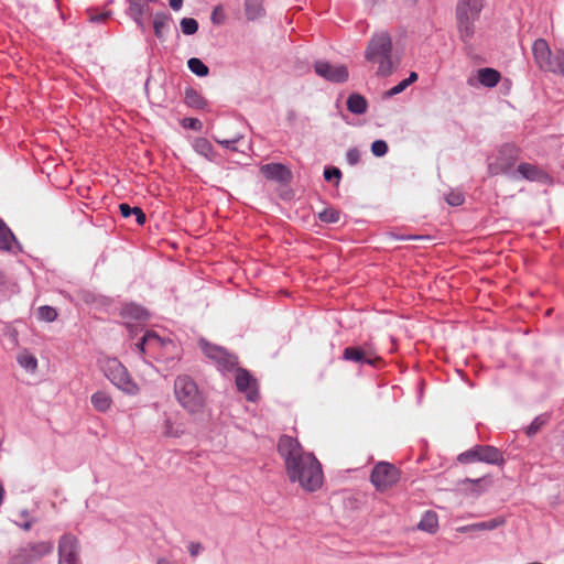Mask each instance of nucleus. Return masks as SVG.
Instances as JSON below:
<instances>
[{
  "mask_svg": "<svg viewBox=\"0 0 564 564\" xmlns=\"http://www.w3.org/2000/svg\"><path fill=\"white\" fill-rule=\"evenodd\" d=\"M278 452L291 482H297L306 491H315L322 486L323 471L319 462L312 453L305 452L296 438L282 435L278 442Z\"/></svg>",
  "mask_w": 564,
  "mask_h": 564,
  "instance_id": "obj_1",
  "label": "nucleus"
},
{
  "mask_svg": "<svg viewBox=\"0 0 564 564\" xmlns=\"http://www.w3.org/2000/svg\"><path fill=\"white\" fill-rule=\"evenodd\" d=\"M365 58L377 64V76L388 77L398 68L399 58L393 54L392 37L387 31L376 32L365 50Z\"/></svg>",
  "mask_w": 564,
  "mask_h": 564,
  "instance_id": "obj_2",
  "label": "nucleus"
},
{
  "mask_svg": "<svg viewBox=\"0 0 564 564\" xmlns=\"http://www.w3.org/2000/svg\"><path fill=\"white\" fill-rule=\"evenodd\" d=\"M98 367L104 376L119 390L129 395L138 394L139 386L117 358L101 357L98 359Z\"/></svg>",
  "mask_w": 564,
  "mask_h": 564,
  "instance_id": "obj_3",
  "label": "nucleus"
},
{
  "mask_svg": "<svg viewBox=\"0 0 564 564\" xmlns=\"http://www.w3.org/2000/svg\"><path fill=\"white\" fill-rule=\"evenodd\" d=\"M174 394L178 403L189 414H196L204 406V399L198 391L196 382L187 375L176 377L174 381Z\"/></svg>",
  "mask_w": 564,
  "mask_h": 564,
  "instance_id": "obj_4",
  "label": "nucleus"
},
{
  "mask_svg": "<svg viewBox=\"0 0 564 564\" xmlns=\"http://www.w3.org/2000/svg\"><path fill=\"white\" fill-rule=\"evenodd\" d=\"M54 550L52 541L29 542L18 547L9 560V564H33Z\"/></svg>",
  "mask_w": 564,
  "mask_h": 564,
  "instance_id": "obj_5",
  "label": "nucleus"
},
{
  "mask_svg": "<svg viewBox=\"0 0 564 564\" xmlns=\"http://www.w3.org/2000/svg\"><path fill=\"white\" fill-rule=\"evenodd\" d=\"M457 460L462 464L482 462L491 465H501L505 462L501 452L490 445H476L459 454Z\"/></svg>",
  "mask_w": 564,
  "mask_h": 564,
  "instance_id": "obj_6",
  "label": "nucleus"
},
{
  "mask_svg": "<svg viewBox=\"0 0 564 564\" xmlns=\"http://www.w3.org/2000/svg\"><path fill=\"white\" fill-rule=\"evenodd\" d=\"M199 347L204 355L214 361L221 371L232 370L238 365V358L228 352L224 347L208 343L206 339L199 340Z\"/></svg>",
  "mask_w": 564,
  "mask_h": 564,
  "instance_id": "obj_7",
  "label": "nucleus"
},
{
  "mask_svg": "<svg viewBox=\"0 0 564 564\" xmlns=\"http://www.w3.org/2000/svg\"><path fill=\"white\" fill-rule=\"evenodd\" d=\"M400 473L390 463H378L371 473V482L378 490H386L399 481Z\"/></svg>",
  "mask_w": 564,
  "mask_h": 564,
  "instance_id": "obj_8",
  "label": "nucleus"
},
{
  "mask_svg": "<svg viewBox=\"0 0 564 564\" xmlns=\"http://www.w3.org/2000/svg\"><path fill=\"white\" fill-rule=\"evenodd\" d=\"M58 564H82L78 556V541L74 535L64 534L59 539Z\"/></svg>",
  "mask_w": 564,
  "mask_h": 564,
  "instance_id": "obj_9",
  "label": "nucleus"
},
{
  "mask_svg": "<svg viewBox=\"0 0 564 564\" xmlns=\"http://www.w3.org/2000/svg\"><path fill=\"white\" fill-rule=\"evenodd\" d=\"M314 69L318 76L333 83H344L349 76L345 65H333L326 61H317Z\"/></svg>",
  "mask_w": 564,
  "mask_h": 564,
  "instance_id": "obj_10",
  "label": "nucleus"
},
{
  "mask_svg": "<svg viewBox=\"0 0 564 564\" xmlns=\"http://www.w3.org/2000/svg\"><path fill=\"white\" fill-rule=\"evenodd\" d=\"M236 386L238 391L246 394L247 400L256 401L258 398V384L257 380L251 373L242 368L237 369L236 373Z\"/></svg>",
  "mask_w": 564,
  "mask_h": 564,
  "instance_id": "obj_11",
  "label": "nucleus"
},
{
  "mask_svg": "<svg viewBox=\"0 0 564 564\" xmlns=\"http://www.w3.org/2000/svg\"><path fill=\"white\" fill-rule=\"evenodd\" d=\"M482 0H459L456 4V19L476 22L482 10Z\"/></svg>",
  "mask_w": 564,
  "mask_h": 564,
  "instance_id": "obj_12",
  "label": "nucleus"
},
{
  "mask_svg": "<svg viewBox=\"0 0 564 564\" xmlns=\"http://www.w3.org/2000/svg\"><path fill=\"white\" fill-rule=\"evenodd\" d=\"M492 484V480L488 476H484L477 479L465 478L458 482L460 490L466 495L475 497L480 496L485 492Z\"/></svg>",
  "mask_w": 564,
  "mask_h": 564,
  "instance_id": "obj_13",
  "label": "nucleus"
},
{
  "mask_svg": "<svg viewBox=\"0 0 564 564\" xmlns=\"http://www.w3.org/2000/svg\"><path fill=\"white\" fill-rule=\"evenodd\" d=\"M343 358L345 360L373 365L378 357L369 347H347L344 349Z\"/></svg>",
  "mask_w": 564,
  "mask_h": 564,
  "instance_id": "obj_14",
  "label": "nucleus"
},
{
  "mask_svg": "<svg viewBox=\"0 0 564 564\" xmlns=\"http://www.w3.org/2000/svg\"><path fill=\"white\" fill-rule=\"evenodd\" d=\"M260 171L268 180L279 183H286L292 177L291 171L281 163L264 164L261 166Z\"/></svg>",
  "mask_w": 564,
  "mask_h": 564,
  "instance_id": "obj_15",
  "label": "nucleus"
},
{
  "mask_svg": "<svg viewBox=\"0 0 564 564\" xmlns=\"http://www.w3.org/2000/svg\"><path fill=\"white\" fill-rule=\"evenodd\" d=\"M517 172L525 180L533 182H546L549 176L545 172L540 170L538 166L530 163H521Z\"/></svg>",
  "mask_w": 564,
  "mask_h": 564,
  "instance_id": "obj_16",
  "label": "nucleus"
},
{
  "mask_svg": "<svg viewBox=\"0 0 564 564\" xmlns=\"http://www.w3.org/2000/svg\"><path fill=\"white\" fill-rule=\"evenodd\" d=\"M500 73L494 68H480L477 73V80L484 86L488 88H492L497 86L500 80Z\"/></svg>",
  "mask_w": 564,
  "mask_h": 564,
  "instance_id": "obj_17",
  "label": "nucleus"
},
{
  "mask_svg": "<svg viewBox=\"0 0 564 564\" xmlns=\"http://www.w3.org/2000/svg\"><path fill=\"white\" fill-rule=\"evenodd\" d=\"M551 52L552 51L544 39H538L534 41L532 45V53L538 67L542 63H545V59L550 56Z\"/></svg>",
  "mask_w": 564,
  "mask_h": 564,
  "instance_id": "obj_18",
  "label": "nucleus"
},
{
  "mask_svg": "<svg viewBox=\"0 0 564 564\" xmlns=\"http://www.w3.org/2000/svg\"><path fill=\"white\" fill-rule=\"evenodd\" d=\"M367 99L357 93L351 94L347 99V109L354 115H364L367 111Z\"/></svg>",
  "mask_w": 564,
  "mask_h": 564,
  "instance_id": "obj_19",
  "label": "nucleus"
},
{
  "mask_svg": "<svg viewBox=\"0 0 564 564\" xmlns=\"http://www.w3.org/2000/svg\"><path fill=\"white\" fill-rule=\"evenodd\" d=\"M122 315L123 317L135 322H143L149 317L148 312L142 306L137 304H127L122 308Z\"/></svg>",
  "mask_w": 564,
  "mask_h": 564,
  "instance_id": "obj_20",
  "label": "nucleus"
},
{
  "mask_svg": "<svg viewBox=\"0 0 564 564\" xmlns=\"http://www.w3.org/2000/svg\"><path fill=\"white\" fill-rule=\"evenodd\" d=\"M438 528L437 514L433 511H426L420 522L417 529L427 533H435Z\"/></svg>",
  "mask_w": 564,
  "mask_h": 564,
  "instance_id": "obj_21",
  "label": "nucleus"
},
{
  "mask_svg": "<svg viewBox=\"0 0 564 564\" xmlns=\"http://www.w3.org/2000/svg\"><path fill=\"white\" fill-rule=\"evenodd\" d=\"M457 23V31L459 34V39L464 43H469V41L473 39L475 34V22L474 21H467L466 19H456Z\"/></svg>",
  "mask_w": 564,
  "mask_h": 564,
  "instance_id": "obj_22",
  "label": "nucleus"
},
{
  "mask_svg": "<svg viewBox=\"0 0 564 564\" xmlns=\"http://www.w3.org/2000/svg\"><path fill=\"white\" fill-rule=\"evenodd\" d=\"M184 100L188 107L195 109H204L207 106L205 98L194 88H186Z\"/></svg>",
  "mask_w": 564,
  "mask_h": 564,
  "instance_id": "obj_23",
  "label": "nucleus"
},
{
  "mask_svg": "<svg viewBox=\"0 0 564 564\" xmlns=\"http://www.w3.org/2000/svg\"><path fill=\"white\" fill-rule=\"evenodd\" d=\"M91 403L99 412H107L112 405V399L104 391H97L91 395Z\"/></svg>",
  "mask_w": 564,
  "mask_h": 564,
  "instance_id": "obj_24",
  "label": "nucleus"
},
{
  "mask_svg": "<svg viewBox=\"0 0 564 564\" xmlns=\"http://www.w3.org/2000/svg\"><path fill=\"white\" fill-rule=\"evenodd\" d=\"M194 150L209 161L215 159V152L212 143L205 138H198L194 141Z\"/></svg>",
  "mask_w": 564,
  "mask_h": 564,
  "instance_id": "obj_25",
  "label": "nucleus"
},
{
  "mask_svg": "<svg viewBox=\"0 0 564 564\" xmlns=\"http://www.w3.org/2000/svg\"><path fill=\"white\" fill-rule=\"evenodd\" d=\"M119 210L122 217L128 218L130 216H135V221L138 225H143L145 223V214L140 207H131L130 205L122 203L119 205Z\"/></svg>",
  "mask_w": 564,
  "mask_h": 564,
  "instance_id": "obj_26",
  "label": "nucleus"
},
{
  "mask_svg": "<svg viewBox=\"0 0 564 564\" xmlns=\"http://www.w3.org/2000/svg\"><path fill=\"white\" fill-rule=\"evenodd\" d=\"M15 242V237L6 223L0 219V249L10 250Z\"/></svg>",
  "mask_w": 564,
  "mask_h": 564,
  "instance_id": "obj_27",
  "label": "nucleus"
},
{
  "mask_svg": "<svg viewBox=\"0 0 564 564\" xmlns=\"http://www.w3.org/2000/svg\"><path fill=\"white\" fill-rule=\"evenodd\" d=\"M245 10L248 20H256L263 15L262 0H245Z\"/></svg>",
  "mask_w": 564,
  "mask_h": 564,
  "instance_id": "obj_28",
  "label": "nucleus"
},
{
  "mask_svg": "<svg viewBox=\"0 0 564 564\" xmlns=\"http://www.w3.org/2000/svg\"><path fill=\"white\" fill-rule=\"evenodd\" d=\"M160 346L161 345V338L159 335H156L154 332H147L141 340L135 344V348L143 354L145 351V346L152 347V346Z\"/></svg>",
  "mask_w": 564,
  "mask_h": 564,
  "instance_id": "obj_29",
  "label": "nucleus"
},
{
  "mask_svg": "<svg viewBox=\"0 0 564 564\" xmlns=\"http://www.w3.org/2000/svg\"><path fill=\"white\" fill-rule=\"evenodd\" d=\"M17 360L18 364L29 372L33 373L37 369V359L35 358V356L26 351L20 352L18 355Z\"/></svg>",
  "mask_w": 564,
  "mask_h": 564,
  "instance_id": "obj_30",
  "label": "nucleus"
},
{
  "mask_svg": "<svg viewBox=\"0 0 564 564\" xmlns=\"http://www.w3.org/2000/svg\"><path fill=\"white\" fill-rule=\"evenodd\" d=\"M188 69L199 77H205L209 74V68L199 58L192 57L187 61Z\"/></svg>",
  "mask_w": 564,
  "mask_h": 564,
  "instance_id": "obj_31",
  "label": "nucleus"
},
{
  "mask_svg": "<svg viewBox=\"0 0 564 564\" xmlns=\"http://www.w3.org/2000/svg\"><path fill=\"white\" fill-rule=\"evenodd\" d=\"M550 415L547 413H543L534 417L531 424L527 427L525 433L528 436L535 435L547 422Z\"/></svg>",
  "mask_w": 564,
  "mask_h": 564,
  "instance_id": "obj_32",
  "label": "nucleus"
},
{
  "mask_svg": "<svg viewBox=\"0 0 564 564\" xmlns=\"http://www.w3.org/2000/svg\"><path fill=\"white\" fill-rule=\"evenodd\" d=\"M128 14L129 15H143L149 11V7L147 4V0H128Z\"/></svg>",
  "mask_w": 564,
  "mask_h": 564,
  "instance_id": "obj_33",
  "label": "nucleus"
},
{
  "mask_svg": "<svg viewBox=\"0 0 564 564\" xmlns=\"http://www.w3.org/2000/svg\"><path fill=\"white\" fill-rule=\"evenodd\" d=\"M180 25L185 35H193L198 31V22L193 18H183Z\"/></svg>",
  "mask_w": 564,
  "mask_h": 564,
  "instance_id": "obj_34",
  "label": "nucleus"
},
{
  "mask_svg": "<svg viewBox=\"0 0 564 564\" xmlns=\"http://www.w3.org/2000/svg\"><path fill=\"white\" fill-rule=\"evenodd\" d=\"M169 17L164 13H156L153 21L154 33L156 37H163V29L166 26Z\"/></svg>",
  "mask_w": 564,
  "mask_h": 564,
  "instance_id": "obj_35",
  "label": "nucleus"
},
{
  "mask_svg": "<svg viewBox=\"0 0 564 564\" xmlns=\"http://www.w3.org/2000/svg\"><path fill=\"white\" fill-rule=\"evenodd\" d=\"M560 51L551 52L550 56L545 59V63H542L539 68L544 72L553 73L557 66Z\"/></svg>",
  "mask_w": 564,
  "mask_h": 564,
  "instance_id": "obj_36",
  "label": "nucleus"
},
{
  "mask_svg": "<svg viewBox=\"0 0 564 564\" xmlns=\"http://www.w3.org/2000/svg\"><path fill=\"white\" fill-rule=\"evenodd\" d=\"M57 317V312L54 307L43 305L39 307V318L44 322H53Z\"/></svg>",
  "mask_w": 564,
  "mask_h": 564,
  "instance_id": "obj_37",
  "label": "nucleus"
},
{
  "mask_svg": "<svg viewBox=\"0 0 564 564\" xmlns=\"http://www.w3.org/2000/svg\"><path fill=\"white\" fill-rule=\"evenodd\" d=\"M318 217L323 223H337L339 220V212L334 208H326L319 213Z\"/></svg>",
  "mask_w": 564,
  "mask_h": 564,
  "instance_id": "obj_38",
  "label": "nucleus"
},
{
  "mask_svg": "<svg viewBox=\"0 0 564 564\" xmlns=\"http://www.w3.org/2000/svg\"><path fill=\"white\" fill-rule=\"evenodd\" d=\"M183 433H184V430L180 425H177L175 427L170 419H166L164 421V426H163V434L164 435L172 436V437H178Z\"/></svg>",
  "mask_w": 564,
  "mask_h": 564,
  "instance_id": "obj_39",
  "label": "nucleus"
},
{
  "mask_svg": "<svg viewBox=\"0 0 564 564\" xmlns=\"http://www.w3.org/2000/svg\"><path fill=\"white\" fill-rule=\"evenodd\" d=\"M517 153H518L517 149L512 145L507 144V145L502 147V149L500 150V154L508 155V158L510 159V162L507 163L505 166L500 167L501 172L506 171L507 169H509L512 165L513 160L517 158Z\"/></svg>",
  "mask_w": 564,
  "mask_h": 564,
  "instance_id": "obj_40",
  "label": "nucleus"
},
{
  "mask_svg": "<svg viewBox=\"0 0 564 564\" xmlns=\"http://www.w3.org/2000/svg\"><path fill=\"white\" fill-rule=\"evenodd\" d=\"M371 152L375 156H383L388 152V144L383 140H376L371 144Z\"/></svg>",
  "mask_w": 564,
  "mask_h": 564,
  "instance_id": "obj_41",
  "label": "nucleus"
},
{
  "mask_svg": "<svg viewBox=\"0 0 564 564\" xmlns=\"http://www.w3.org/2000/svg\"><path fill=\"white\" fill-rule=\"evenodd\" d=\"M409 86L406 85V83L404 80H401L398 85H395L391 89L387 90L383 94V98H391V97H393L395 95H399L402 91H404Z\"/></svg>",
  "mask_w": 564,
  "mask_h": 564,
  "instance_id": "obj_42",
  "label": "nucleus"
},
{
  "mask_svg": "<svg viewBox=\"0 0 564 564\" xmlns=\"http://www.w3.org/2000/svg\"><path fill=\"white\" fill-rule=\"evenodd\" d=\"M446 202L451 206H460L464 203V195L459 192H452L446 196Z\"/></svg>",
  "mask_w": 564,
  "mask_h": 564,
  "instance_id": "obj_43",
  "label": "nucleus"
},
{
  "mask_svg": "<svg viewBox=\"0 0 564 564\" xmlns=\"http://www.w3.org/2000/svg\"><path fill=\"white\" fill-rule=\"evenodd\" d=\"M346 160L349 165H356L360 161V152L356 148H351L346 153Z\"/></svg>",
  "mask_w": 564,
  "mask_h": 564,
  "instance_id": "obj_44",
  "label": "nucleus"
},
{
  "mask_svg": "<svg viewBox=\"0 0 564 564\" xmlns=\"http://www.w3.org/2000/svg\"><path fill=\"white\" fill-rule=\"evenodd\" d=\"M324 177L326 181L336 180L338 183L341 177V172L337 167L326 169L324 171Z\"/></svg>",
  "mask_w": 564,
  "mask_h": 564,
  "instance_id": "obj_45",
  "label": "nucleus"
},
{
  "mask_svg": "<svg viewBox=\"0 0 564 564\" xmlns=\"http://www.w3.org/2000/svg\"><path fill=\"white\" fill-rule=\"evenodd\" d=\"M485 530H487L485 521L478 522V523L468 524V525H464V527L458 529V531L464 532V533L473 532V531H485Z\"/></svg>",
  "mask_w": 564,
  "mask_h": 564,
  "instance_id": "obj_46",
  "label": "nucleus"
},
{
  "mask_svg": "<svg viewBox=\"0 0 564 564\" xmlns=\"http://www.w3.org/2000/svg\"><path fill=\"white\" fill-rule=\"evenodd\" d=\"M210 20L214 24H221L224 22V12L220 7H216L213 10Z\"/></svg>",
  "mask_w": 564,
  "mask_h": 564,
  "instance_id": "obj_47",
  "label": "nucleus"
},
{
  "mask_svg": "<svg viewBox=\"0 0 564 564\" xmlns=\"http://www.w3.org/2000/svg\"><path fill=\"white\" fill-rule=\"evenodd\" d=\"M241 139V135L240 134H237L235 135L232 139L230 140H220V139H217L216 141L224 145L225 148L227 149H231V150H236L235 148V144Z\"/></svg>",
  "mask_w": 564,
  "mask_h": 564,
  "instance_id": "obj_48",
  "label": "nucleus"
},
{
  "mask_svg": "<svg viewBox=\"0 0 564 564\" xmlns=\"http://www.w3.org/2000/svg\"><path fill=\"white\" fill-rule=\"evenodd\" d=\"M183 126L193 130H198L202 127V122L196 118H186L183 120Z\"/></svg>",
  "mask_w": 564,
  "mask_h": 564,
  "instance_id": "obj_49",
  "label": "nucleus"
},
{
  "mask_svg": "<svg viewBox=\"0 0 564 564\" xmlns=\"http://www.w3.org/2000/svg\"><path fill=\"white\" fill-rule=\"evenodd\" d=\"M487 531H491L497 529L498 527L502 525L505 523V520L502 518H495L490 519L488 521H485Z\"/></svg>",
  "mask_w": 564,
  "mask_h": 564,
  "instance_id": "obj_50",
  "label": "nucleus"
},
{
  "mask_svg": "<svg viewBox=\"0 0 564 564\" xmlns=\"http://www.w3.org/2000/svg\"><path fill=\"white\" fill-rule=\"evenodd\" d=\"M554 74L564 76V52L563 51H560L558 62H557V66L555 68Z\"/></svg>",
  "mask_w": 564,
  "mask_h": 564,
  "instance_id": "obj_51",
  "label": "nucleus"
},
{
  "mask_svg": "<svg viewBox=\"0 0 564 564\" xmlns=\"http://www.w3.org/2000/svg\"><path fill=\"white\" fill-rule=\"evenodd\" d=\"M110 15V12H102V13H97V14H90L89 15V20L91 22H104L105 20H107Z\"/></svg>",
  "mask_w": 564,
  "mask_h": 564,
  "instance_id": "obj_52",
  "label": "nucleus"
},
{
  "mask_svg": "<svg viewBox=\"0 0 564 564\" xmlns=\"http://www.w3.org/2000/svg\"><path fill=\"white\" fill-rule=\"evenodd\" d=\"M188 551L192 556H197L202 551V544L198 542H191L188 545Z\"/></svg>",
  "mask_w": 564,
  "mask_h": 564,
  "instance_id": "obj_53",
  "label": "nucleus"
},
{
  "mask_svg": "<svg viewBox=\"0 0 564 564\" xmlns=\"http://www.w3.org/2000/svg\"><path fill=\"white\" fill-rule=\"evenodd\" d=\"M10 281L4 272L0 271V292L4 293L8 289Z\"/></svg>",
  "mask_w": 564,
  "mask_h": 564,
  "instance_id": "obj_54",
  "label": "nucleus"
},
{
  "mask_svg": "<svg viewBox=\"0 0 564 564\" xmlns=\"http://www.w3.org/2000/svg\"><path fill=\"white\" fill-rule=\"evenodd\" d=\"M169 3L174 11H178L183 6V0H169Z\"/></svg>",
  "mask_w": 564,
  "mask_h": 564,
  "instance_id": "obj_55",
  "label": "nucleus"
},
{
  "mask_svg": "<svg viewBox=\"0 0 564 564\" xmlns=\"http://www.w3.org/2000/svg\"><path fill=\"white\" fill-rule=\"evenodd\" d=\"M34 522H35V520H34V519H29V520L24 521L23 523H19L18 525H19L21 529H23V530H25V531H29V530L32 528V525H33V523H34Z\"/></svg>",
  "mask_w": 564,
  "mask_h": 564,
  "instance_id": "obj_56",
  "label": "nucleus"
},
{
  "mask_svg": "<svg viewBox=\"0 0 564 564\" xmlns=\"http://www.w3.org/2000/svg\"><path fill=\"white\" fill-rule=\"evenodd\" d=\"M403 80L406 83L408 86H410L411 84L417 80V74L415 72H411L409 77Z\"/></svg>",
  "mask_w": 564,
  "mask_h": 564,
  "instance_id": "obj_57",
  "label": "nucleus"
},
{
  "mask_svg": "<svg viewBox=\"0 0 564 564\" xmlns=\"http://www.w3.org/2000/svg\"><path fill=\"white\" fill-rule=\"evenodd\" d=\"M130 17H131V18L133 19V21H134V22L140 26V29H141V30H144V29H145L144 22H143V20H142V15H138V17H135V15H130Z\"/></svg>",
  "mask_w": 564,
  "mask_h": 564,
  "instance_id": "obj_58",
  "label": "nucleus"
},
{
  "mask_svg": "<svg viewBox=\"0 0 564 564\" xmlns=\"http://www.w3.org/2000/svg\"><path fill=\"white\" fill-rule=\"evenodd\" d=\"M20 516H21L22 518H24V519H28V520H29V511H28L26 509L22 510V511L20 512Z\"/></svg>",
  "mask_w": 564,
  "mask_h": 564,
  "instance_id": "obj_59",
  "label": "nucleus"
},
{
  "mask_svg": "<svg viewBox=\"0 0 564 564\" xmlns=\"http://www.w3.org/2000/svg\"><path fill=\"white\" fill-rule=\"evenodd\" d=\"M156 564H171V563L166 558L161 557L158 560Z\"/></svg>",
  "mask_w": 564,
  "mask_h": 564,
  "instance_id": "obj_60",
  "label": "nucleus"
},
{
  "mask_svg": "<svg viewBox=\"0 0 564 564\" xmlns=\"http://www.w3.org/2000/svg\"><path fill=\"white\" fill-rule=\"evenodd\" d=\"M127 327H128L129 332L132 333L133 328H134V325L132 323L128 322L127 323Z\"/></svg>",
  "mask_w": 564,
  "mask_h": 564,
  "instance_id": "obj_61",
  "label": "nucleus"
},
{
  "mask_svg": "<svg viewBox=\"0 0 564 564\" xmlns=\"http://www.w3.org/2000/svg\"><path fill=\"white\" fill-rule=\"evenodd\" d=\"M467 83H468L469 86H475V83H474L473 78H468Z\"/></svg>",
  "mask_w": 564,
  "mask_h": 564,
  "instance_id": "obj_62",
  "label": "nucleus"
},
{
  "mask_svg": "<svg viewBox=\"0 0 564 564\" xmlns=\"http://www.w3.org/2000/svg\"><path fill=\"white\" fill-rule=\"evenodd\" d=\"M148 2H156L158 0H147Z\"/></svg>",
  "mask_w": 564,
  "mask_h": 564,
  "instance_id": "obj_63",
  "label": "nucleus"
},
{
  "mask_svg": "<svg viewBox=\"0 0 564 564\" xmlns=\"http://www.w3.org/2000/svg\"><path fill=\"white\" fill-rule=\"evenodd\" d=\"M409 1H410L411 3H415V2H416V0H409Z\"/></svg>",
  "mask_w": 564,
  "mask_h": 564,
  "instance_id": "obj_64",
  "label": "nucleus"
}]
</instances>
